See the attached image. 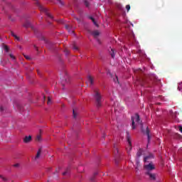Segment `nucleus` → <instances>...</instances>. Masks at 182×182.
<instances>
[{
    "mask_svg": "<svg viewBox=\"0 0 182 182\" xmlns=\"http://www.w3.org/2000/svg\"><path fill=\"white\" fill-rule=\"evenodd\" d=\"M131 120L132 122V130H134L136 129V123L134 122H136L138 124H141V130L143 132L144 134H146L147 138H148V142L150 141V130L149 129V127H146V130H143V124L141 123V121L140 120V116L139 114H136L134 117H131Z\"/></svg>",
    "mask_w": 182,
    "mask_h": 182,
    "instance_id": "f257e3e1",
    "label": "nucleus"
},
{
    "mask_svg": "<svg viewBox=\"0 0 182 182\" xmlns=\"http://www.w3.org/2000/svg\"><path fill=\"white\" fill-rule=\"evenodd\" d=\"M156 83H160V80L154 76V75H146L142 78L141 85L142 86H148L151 87Z\"/></svg>",
    "mask_w": 182,
    "mask_h": 182,
    "instance_id": "f03ea898",
    "label": "nucleus"
},
{
    "mask_svg": "<svg viewBox=\"0 0 182 182\" xmlns=\"http://www.w3.org/2000/svg\"><path fill=\"white\" fill-rule=\"evenodd\" d=\"M94 99L96 102L97 107H102V94L97 89L94 90Z\"/></svg>",
    "mask_w": 182,
    "mask_h": 182,
    "instance_id": "7ed1b4c3",
    "label": "nucleus"
},
{
    "mask_svg": "<svg viewBox=\"0 0 182 182\" xmlns=\"http://www.w3.org/2000/svg\"><path fill=\"white\" fill-rule=\"evenodd\" d=\"M35 4H36V5H37V6H38V9L41 11V12H43L47 16H48V18H50V19H53V16H52V15H50V14H49V11H48V9H46V8L43 7V6L41 5V3H39L38 0H36Z\"/></svg>",
    "mask_w": 182,
    "mask_h": 182,
    "instance_id": "20e7f679",
    "label": "nucleus"
},
{
    "mask_svg": "<svg viewBox=\"0 0 182 182\" xmlns=\"http://www.w3.org/2000/svg\"><path fill=\"white\" fill-rule=\"evenodd\" d=\"M127 141L128 143V146L126 148L127 149V153L128 154H130V152L132 151V138L130 137V134L129 133V132H127Z\"/></svg>",
    "mask_w": 182,
    "mask_h": 182,
    "instance_id": "39448f33",
    "label": "nucleus"
},
{
    "mask_svg": "<svg viewBox=\"0 0 182 182\" xmlns=\"http://www.w3.org/2000/svg\"><path fill=\"white\" fill-rule=\"evenodd\" d=\"M144 168L146 171V173H151V171L156 168V167H154V164H153L151 162L148 164H145Z\"/></svg>",
    "mask_w": 182,
    "mask_h": 182,
    "instance_id": "423d86ee",
    "label": "nucleus"
},
{
    "mask_svg": "<svg viewBox=\"0 0 182 182\" xmlns=\"http://www.w3.org/2000/svg\"><path fill=\"white\" fill-rule=\"evenodd\" d=\"M92 36H94L95 39H97V43H99V45H101L102 41H100V39H99L97 38V36H99V35H100V33L99 32V31H92Z\"/></svg>",
    "mask_w": 182,
    "mask_h": 182,
    "instance_id": "0eeeda50",
    "label": "nucleus"
},
{
    "mask_svg": "<svg viewBox=\"0 0 182 182\" xmlns=\"http://www.w3.org/2000/svg\"><path fill=\"white\" fill-rule=\"evenodd\" d=\"M70 82V78L69 77V75H68V73H65V78H62L63 86H65V83H66L67 85L69 84Z\"/></svg>",
    "mask_w": 182,
    "mask_h": 182,
    "instance_id": "6e6552de",
    "label": "nucleus"
},
{
    "mask_svg": "<svg viewBox=\"0 0 182 182\" xmlns=\"http://www.w3.org/2000/svg\"><path fill=\"white\" fill-rule=\"evenodd\" d=\"M114 154L115 157L119 156V145L117 144H114Z\"/></svg>",
    "mask_w": 182,
    "mask_h": 182,
    "instance_id": "1a4fd4ad",
    "label": "nucleus"
},
{
    "mask_svg": "<svg viewBox=\"0 0 182 182\" xmlns=\"http://www.w3.org/2000/svg\"><path fill=\"white\" fill-rule=\"evenodd\" d=\"M154 159V155L153 154H149V156H146L144 158V163H149V160Z\"/></svg>",
    "mask_w": 182,
    "mask_h": 182,
    "instance_id": "9d476101",
    "label": "nucleus"
},
{
    "mask_svg": "<svg viewBox=\"0 0 182 182\" xmlns=\"http://www.w3.org/2000/svg\"><path fill=\"white\" fill-rule=\"evenodd\" d=\"M31 141H32V136L31 135H29L28 136H26L23 139V143H26V144L31 143Z\"/></svg>",
    "mask_w": 182,
    "mask_h": 182,
    "instance_id": "9b49d317",
    "label": "nucleus"
},
{
    "mask_svg": "<svg viewBox=\"0 0 182 182\" xmlns=\"http://www.w3.org/2000/svg\"><path fill=\"white\" fill-rule=\"evenodd\" d=\"M146 176H149L150 180L156 181V173L151 172H146Z\"/></svg>",
    "mask_w": 182,
    "mask_h": 182,
    "instance_id": "f8f14e48",
    "label": "nucleus"
},
{
    "mask_svg": "<svg viewBox=\"0 0 182 182\" xmlns=\"http://www.w3.org/2000/svg\"><path fill=\"white\" fill-rule=\"evenodd\" d=\"M88 82H90V86H93V85H95V79L93 78V77L89 75Z\"/></svg>",
    "mask_w": 182,
    "mask_h": 182,
    "instance_id": "ddd939ff",
    "label": "nucleus"
},
{
    "mask_svg": "<svg viewBox=\"0 0 182 182\" xmlns=\"http://www.w3.org/2000/svg\"><path fill=\"white\" fill-rule=\"evenodd\" d=\"M23 27H24V28H31V29H35V28H33V26H32V24H31L29 21L26 22V23L23 24Z\"/></svg>",
    "mask_w": 182,
    "mask_h": 182,
    "instance_id": "4468645a",
    "label": "nucleus"
},
{
    "mask_svg": "<svg viewBox=\"0 0 182 182\" xmlns=\"http://www.w3.org/2000/svg\"><path fill=\"white\" fill-rule=\"evenodd\" d=\"M42 153V148L38 149L36 157L34 158L35 160H38L41 157V154Z\"/></svg>",
    "mask_w": 182,
    "mask_h": 182,
    "instance_id": "2eb2a0df",
    "label": "nucleus"
},
{
    "mask_svg": "<svg viewBox=\"0 0 182 182\" xmlns=\"http://www.w3.org/2000/svg\"><path fill=\"white\" fill-rule=\"evenodd\" d=\"M109 53L111 55V57L114 59L115 56H116V52L114 51V50L113 48H111V50L109 51Z\"/></svg>",
    "mask_w": 182,
    "mask_h": 182,
    "instance_id": "dca6fc26",
    "label": "nucleus"
},
{
    "mask_svg": "<svg viewBox=\"0 0 182 182\" xmlns=\"http://www.w3.org/2000/svg\"><path fill=\"white\" fill-rule=\"evenodd\" d=\"M143 153V150L141 149H139L136 153V156L139 157H141V154Z\"/></svg>",
    "mask_w": 182,
    "mask_h": 182,
    "instance_id": "f3484780",
    "label": "nucleus"
},
{
    "mask_svg": "<svg viewBox=\"0 0 182 182\" xmlns=\"http://www.w3.org/2000/svg\"><path fill=\"white\" fill-rule=\"evenodd\" d=\"M11 36H13L14 38H15V39H16V41H20V38L18 36H16V34H15V33H14V31L11 32Z\"/></svg>",
    "mask_w": 182,
    "mask_h": 182,
    "instance_id": "a211bd4d",
    "label": "nucleus"
},
{
    "mask_svg": "<svg viewBox=\"0 0 182 182\" xmlns=\"http://www.w3.org/2000/svg\"><path fill=\"white\" fill-rule=\"evenodd\" d=\"M70 169L68 168L64 173H63V176H68V174H70Z\"/></svg>",
    "mask_w": 182,
    "mask_h": 182,
    "instance_id": "6ab92c4d",
    "label": "nucleus"
},
{
    "mask_svg": "<svg viewBox=\"0 0 182 182\" xmlns=\"http://www.w3.org/2000/svg\"><path fill=\"white\" fill-rule=\"evenodd\" d=\"M90 19H91V21H92L94 25H95V26H98L97 23L96 22V21L95 20V18L93 17H90Z\"/></svg>",
    "mask_w": 182,
    "mask_h": 182,
    "instance_id": "aec40b11",
    "label": "nucleus"
},
{
    "mask_svg": "<svg viewBox=\"0 0 182 182\" xmlns=\"http://www.w3.org/2000/svg\"><path fill=\"white\" fill-rule=\"evenodd\" d=\"M90 19H91V21H92L94 25H95V26H98L97 23L96 22V21L95 20V18L93 17H90Z\"/></svg>",
    "mask_w": 182,
    "mask_h": 182,
    "instance_id": "412c9836",
    "label": "nucleus"
},
{
    "mask_svg": "<svg viewBox=\"0 0 182 182\" xmlns=\"http://www.w3.org/2000/svg\"><path fill=\"white\" fill-rule=\"evenodd\" d=\"M0 178L3 180V181H8V178H6L4 175H0Z\"/></svg>",
    "mask_w": 182,
    "mask_h": 182,
    "instance_id": "4be33fe9",
    "label": "nucleus"
},
{
    "mask_svg": "<svg viewBox=\"0 0 182 182\" xmlns=\"http://www.w3.org/2000/svg\"><path fill=\"white\" fill-rule=\"evenodd\" d=\"M73 50H79V48L76 46V44L73 45Z\"/></svg>",
    "mask_w": 182,
    "mask_h": 182,
    "instance_id": "5701e85b",
    "label": "nucleus"
},
{
    "mask_svg": "<svg viewBox=\"0 0 182 182\" xmlns=\"http://www.w3.org/2000/svg\"><path fill=\"white\" fill-rule=\"evenodd\" d=\"M41 140H42V136L41 135H38L36 136V141H41Z\"/></svg>",
    "mask_w": 182,
    "mask_h": 182,
    "instance_id": "b1692460",
    "label": "nucleus"
},
{
    "mask_svg": "<svg viewBox=\"0 0 182 182\" xmlns=\"http://www.w3.org/2000/svg\"><path fill=\"white\" fill-rule=\"evenodd\" d=\"M114 82L115 83H117V82L119 83V77H118L117 76H116L115 78H114Z\"/></svg>",
    "mask_w": 182,
    "mask_h": 182,
    "instance_id": "393cba45",
    "label": "nucleus"
},
{
    "mask_svg": "<svg viewBox=\"0 0 182 182\" xmlns=\"http://www.w3.org/2000/svg\"><path fill=\"white\" fill-rule=\"evenodd\" d=\"M52 103V100H50V97H48V102H47V105H50Z\"/></svg>",
    "mask_w": 182,
    "mask_h": 182,
    "instance_id": "a878e982",
    "label": "nucleus"
},
{
    "mask_svg": "<svg viewBox=\"0 0 182 182\" xmlns=\"http://www.w3.org/2000/svg\"><path fill=\"white\" fill-rule=\"evenodd\" d=\"M97 176V172H95V173H94V177H92V178H91V181H95V176Z\"/></svg>",
    "mask_w": 182,
    "mask_h": 182,
    "instance_id": "bb28decb",
    "label": "nucleus"
},
{
    "mask_svg": "<svg viewBox=\"0 0 182 182\" xmlns=\"http://www.w3.org/2000/svg\"><path fill=\"white\" fill-rule=\"evenodd\" d=\"M4 50L6 52H9V47H8V46H4Z\"/></svg>",
    "mask_w": 182,
    "mask_h": 182,
    "instance_id": "cd10ccee",
    "label": "nucleus"
},
{
    "mask_svg": "<svg viewBox=\"0 0 182 182\" xmlns=\"http://www.w3.org/2000/svg\"><path fill=\"white\" fill-rule=\"evenodd\" d=\"M84 4L87 8H89V2L87 1H85Z\"/></svg>",
    "mask_w": 182,
    "mask_h": 182,
    "instance_id": "c85d7f7f",
    "label": "nucleus"
},
{
    "mask_svg": "<svg viewBox=\"0 0 182 182\" xmlns=\"http://www.w3.org/2000/svg\"><path fill=\"white\" fill-rule=\"evenodd\" d=\"M126 9H127V12H129L130 11V5L129 4L126 6Z\"/></svg>",
    "mask_w": 182,
    "mask_h": 182,
    "instance_id": "c756f323",
    "label": "nucleus"
},
{
    "mask_svg": "<svg viewBox=\"0 0 182 182\" xmlns=\"http://www.w3.org/2000/svg\"><path fill=\"white\" fill-rule=\"evenodd\" d=\"M9 56L11 59H12L13 60H15V55H14L13 54H9Z\"/></svg>",
    "mask_w": 182,
    "mask_h": 182,
    "instance_id": "7c9ffc66",
    "label": "nucleus"
},
{
    "mask_svg": "<svg viewBox=\"0 0 182 182\" xmlns=\"http://www.w3.org/2000/svg\"><path fill=\"white\" fill-rule=\"evenodd\" d=\"M24 58L26 59H27V60H30V59H31V57H29V55H24Z\"/></svg>",
    "mask_w": 182,
    "mask_h": 182,
    "instance_id": "2f4dec72",
    "label": "nucleus"
},
{
    "mask_svg": "<svg viewBox=\"0 0 182 182\" xmlns=\"http://www.w3.org/2000/svg\"><path fill=\"white\" fill-rule=\"evenodd\" d=\"M73 114L74 119H76V112H75V109H73Z\"/></svg>",
    "mask_w": 182,
    "mask_h": 182,
    "instance_id": "473e14b6",
    "label": "nucleus"
},
{
    "mask_svg": "<svg viewBox=\"0 0 182 182\" xmlns=\"http://www.w3.org/2000/svg\"><path fill=\"white\" fill-rule=\"evenodd\" d=\"M65 29H67V31H69V29H70V26L69 25H65Z\"/></svg>",
    "mask_w": 182,
    "mask_h": 182,
    "instance_id": "72a5a7b5",
    "label": "nucleus"
},
{
    "mask_svg": "<svg viewBox=\"0 0 182 182\" xmlns=\"http://www.w3.org/2000/svg\"><path fill=\"white\" fill-rule=\"evenodd\" d=\"M75 18L76 19V21L78 22V23H80V18H77V17H75Z\"/></svg>",
    "mask_w": 182,
    "mask_h": 182,
    "instance_id": "f704fd0d",
    "label": "nucleus"
},
{
    "mask_svg": "<svg viewBox=\"0 0 182 182\" xmlns=\"http://www.w3.org/2000/svg\"><path fill=\"white\" fill-rule=\"evenodd\" d=\"M117 8L119 9L120 10L122 9V5H121V4H119V5L117 6Z\"/></svg>",
    "mask_w": 182,
    "mask_h": 182,
    "instance_id": "c9c22d12",
    "label": "nucleus"
},
{
    "mask_svg": "<svg viewBox=\"0 0 182 182\" xmlns=\"http://www.w3.org/2000/svg\"><path fill=\"white\" fill-rule=\"evenodd\" d=\"M13 166H14V167H19V164H14Z\"/></svg>",
    "mask_w": 182,
    "mask_h": 182,
    "instance_id": "e433bc0d",
    "label": "nucleus"
},
{
    "mask_svg": "<svg viewBox=\"0 0 182 182\" xmlns=\"http://www.w3.org/2000/svg\"><path fill=\"white\" fill-rule=\"evenodd\" d=\"M0 112H4V107H0Z\"/></svg>",
    "mask_w": 182,
    "mask_h": 182,
    "instance_id": "4c0bfd02",
    "label": "nucleus"
},
{
    "mask_svg": "<svg viewBox=\"0 0 182 182\" xmlns=\"http://www.w3.org/2000/svg\"><path fill=\"white\" fill-rule=\"evenodd\" d=\"M179 131H180L181 133L182 134V127H181V126L179 127Z\"/></svg>",
    "mask_w": 182,
    "mask_h": 182,
    "instance_id": "58836bf2",
    "label": "nucleus"
},
{
    "mask_svg": "<svg viewBox=\"0 0 182 182\" xmlns=\"http://www.w3.org/2000/svg\"><path fill=\"white\" fill-rule=\"evenodd\" d=\"M58 2H60V4H61V5H63V3H62V0H57Z\"/></svg>",
    "mask_w": 182,
    "mask_h": 182,
    "instance_id": "ea45409f",
    "label": "nucleus"
},
{
    "mask_svg": "<svg viewBox=\"0 0 182 182\" xmlns=\"http://www.w3.org/2000/svg\"><path fill=\"white\" fill-rule=\"evenodd\" d=\"M65 53H66V55H69V50H65Z\"/></svg>",
    "mask_w": 182,
    "mask_h": 182,
    "instance_id": "a19ab883",
    "label": "nucleus"
},
{
    "mask_svg": "<svg viewBox=\"0 0 182 182\" xmlns=\"http://www.w3.org/2000/svg\"><path fill=\"white\" fill-rule=\"evenodd\" d=\"M34 48H36V50H38V47H36V46H34Z\"/></svg>",
    "mask_w": 182,
    "mask_h": 182,
    "instance_id": "79ce46f5",
    "label": "nucleus"
},
{
    "mask_svg": "<svg viewBox=\"0 0 182 182\" xmlns=\"http://www.w3.org/2000/svg\"><path fill=\"white\" fill-rule=\"evenodd\" d=\"M178 90H181V88H180V86L178 87Z\"/></svg>",
    "mask_w": 182,
    "mask_h": 182,
    "instance_id": "37998d69",
    "label": "nucleus"
},
{
    "mask_svg": "<svg viewBox=\"0 0 182 182\" xmlns=\"http://www.w3.org/2000/svg\"><path fill=\"white\" fill-rule=\"evenodd\" d=\"M43 97H44V100H46V97L43 96Z\"/></svg>",
    "mask_w": 182,
    "mask_h": 182,
    "instance_id": "c03bdc74",
    "label": "nucleus"
},
{
    "mask_svg": "<svg viewBox=\"0 0 182 182\" xmlns=\"http://www.w3.org/2000/svg\"><path fill=\"white\" fill-rule=\"evenodd\" d=\"M48 170H52V168H49Z\"/></svg>",
    "mask_w": 182,
    "mask_h": 182,
    "instance_id": "a18cd8bd",
    "label": "nucleus"
},
{
    "mask_svg": "<svg viewBox=\"0 0 182 182\" xmlns=\"http://www.w3.org/2000/svg\"><path fill=\"white\" fill-rule=\"evenodd\" d=\"M38 74L39 75V70L37 71Z\"/></svg>",
    "mask_w": 182,
    "mask_h": 182,
    "instance_id": "49530a36",
    "label": "nucleus"
},
{
    "mask_svg": "<svg viewBox=\"0 0 182 182\" xmlns=\"http://www.w3.org/2000/svg\"><path fill=\"white\" fill-rule=\"evenodd\" d=\"M73 33V31H71Z\"/></svg>",
    "mask_w": 182,
    "mask_h": 182,
    "instance_id": "de8ad7c7",
    "label": "nucleus"
},
{
    "mask_svg": "<svg viewBox=\"0 0 182 182\" xmlns=\"http://www.w3.org/2000/svg\"><path fill=\"white\" fill-rule=\"evenodd\" d=\"M56 172H58V169H56Z\"/></svg>",
    "mask_w": 182,
    "mask_h": 182,
    "instance_id": "09e8293b",
    "label": "nucleus"
}]
</instances>
